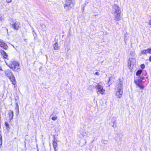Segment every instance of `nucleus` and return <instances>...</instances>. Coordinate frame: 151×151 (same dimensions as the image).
I'll return each mask as SVG.
<instances>
[{
    "label": "nucleus",
    "mask_w": 151,
    "mask_h": 151,
    "mask_svg": "<svg viewBox=\"0 0 151 151\" xmlns=\"http://www.w3.org/2000/svg\"><path fill=\"white\" fill-rule=\"evenodd\" d=\"M75 2V0H66L63 5L64 8L66 11H68L74 6Z\"/></svg>",
    "instance_id": "f257e3e1"
},
{
    "label": "nucleus",
    "mask_w": 151,
    "mask_h": 151,
    "mask_svg": "<svg viewBox=\"0 0 151 151\" xmlns=\"http://www.w3.org/2000/svg\"><path fill=\"white\" fill-rule=\"evenodd\" d=\"M95 88L97 94H99L102 95L105 94V90L103 88V86L102 85L101 83H98L95 86Z\"/></svg>",
    "instance_id": "f03ea898"
},
{
    "label": "nucleus",
    "mask_w": 151,
    "mask_h": 151,
    "mask_svg": "<svg viewBox=\"0 0 151 151\" xmlns=\"http://www.w3.org/2000/svg\"><path fill=\"white\" fill-rule=\"evenodd\" d=\"M7 65L13 70L18 71L20 70L19 64L17 62L12 61L9 64Z\"/></svg>",
    "instance_id": "7ed1b4c3"
},
{
    "label": "nucleus",
    "mask_w": 151,
    "mask_h": 151,
    "mask_svg": "<svg viewBox=\"0 0 151 151\" xmlns=\"http://www.w3.org/2000/svg\"><path fill=\"white\" fill-rule=\"evenodd\" d=\"M10 24L12 27L16 30H18L20 27L19 22L15 20H12V22Z\"/></svg>",
    "instance_id": "20e7f679"
},
{
    "label": "nucleus",
    "mask_w": 151,
    "mask_h": 151,
    "mask_svg": "<svg viewBox=\"0 0 151 151\" xmlns=\"http://www.w3.org/2000/svg\"><path fill=\"white\" fill-rule=\"evenodd\" d=\"M136 60L135 59L133 58H130L128 60V67L129 69H132L133 68V66L135 63Z\"/></svg>",
    "instance_id": "39448f33"
},
{
    "label": "nucleus",
    "mask_w": 151,
    "mask_h": 151,
    "mask_svg": "<svg viewBox=\"0 0 151 151\" xmlns=\"http://www.w3.org/2000/svg\"><path fill=\"white\" fill-rule=\"evenodd\" d=\"M117 83L118 84L116 85V90L123 91V85L122 84V81H121L120 80H119V81H118Z\"/></svg>",
    "instance_id": "423d86ee"
},
{
    "label": "nucleus",
    "mask_w": 151,
    "mask_h": 151,
    "mask_svg": "<svg viewBox=\"0 0 151 151\" xmlns=\"http://www.w3.org/2000/svg\"><path fill=\"white\" fill-rule=\"evenodd\" d=\"M114 12L115 13H120L121 10L118 6L116 4H114L113 7Z\"/></svg>",
    "instance_id": "0eeeda50"
},
{
    "label": "nucleus",
    "mask_w": 151,
    "mask_h": 151,
    "mask_svg": "<svg viewBox=\"0 0 151 151\" xmlns=\"http://www.w3.org/2000/svg\"><path fill=\"white\" fill-rule=\"evenodd\" d=\"M0 47L5 50H6L8 47L7 45L5 43L3 40L1 39H0Z\"/></svg>",
    "instance_id": "6e6552de"
},
{
    "label": "nucleus",
    "mask_w": 151,
    "mask_h": 151,
    "mask_svg": "<svg viewBox=\"0 0 151 151\" xmlns=\"http://www.w3.org/2000/svg\"><path fill=\"white\" fill-rule=\"evenodd\" d=\"M141 54H146L147 53L151 54V47L147 49H144L141 51Z\"/></svg>",
    "instance_id": "1a4fd4ad"
},
{
    "label": "nucleus",
    "mask_w": 151,
    "mask_h": 151,
    "mask_svg": "<svg viewBox=\"0 0 151 151\" xmlns=\"http://www.w3.org/2000/svg\"><path fill=\"white\" fill-rule=\"evenodd\" d=\"M116 95L117 98L120 99L122 96L123 93L122 91H118L116 90Z\"/></svg>",
    "instance_id": "9d476101"
},
{
    "label": "nucleus",
    "mask_w": 151,
    "mask_h": 151,
    "mask_svg": "<svg viewBox=\"0 0 151 151\" xmlns=\"http://www.w3.org/2000/svg\"><path fill=\"white\" fill-rule=\"evenodd\" d=\"M8 114L9 118V120L10 121L13 119L14 116V113L13 111L10 110L9 111Z\"/></svg>",
    "instance_id": "9b49d317"
},
{
    "label": "nucleus",
    "mask_w": 151,
    "mask_h": 151,
    "mask_svg": "<svg viewBox=\"0 0 151 151\" xmlns=\"http://www.w3.org/2000/svg\"><path fill=\"white\" fill-rule=\"evenodd\" d=\"M5 74L9 78H10V77L13 76L14 75L12 72L8 70L5 72Z\"/></svg>",
    "instance_id": "f8f14e48"
},
{
    "label": "nucleus",
    "mask_w": 151,
    "mask_h": 151,
    "mask_svg": "<svg viewBox=\"0 0 151 151\" xmlns=\"http://www.w3.org/2000/svg\"><path fill=\"white\" fill-rule=\"evenodd\" d=\"M0 52L4 58H7L8 56V55L4 51L2 50H0Z\"/></svg>",
    "instance_id": "ddd939ff"
},
{
    "label": "nucleus",
    "mask_w": 151,
    "mask_h": 151,
    "mask_svg": "<svg viewBox=\"0 0 151 151\" xmlns=\"http://www.w3.org/2000/svg\"><path fill=\"white\" fill-rule=\"evenodd\" d=\"M115 15V19L116 21H119L121 20V17L120 16V13H116Z\"/></svg>",
    "instance_id": "4468645a"
},
{
    "label": "nucleus",
    "mask_w": 151,
    "mask_h": 151,
    "mask_svg": "<svg viewBox=\"0 0 151 151\" xmlns=\"http://www.w3.org/2000/svg\"><path fill=\"white\" fill-rule=\"evenodd\" d=\"M57 140L55 138L54 139V140L53 142V146L54 148V149L55 150V151H57V149H56V148L57 147Z\"/></svg>",
    "instance_id": "2eb2a0df"
},
{
    "label": "nucleus",
    "mask_w": 151,
    "mask_h": 151,
    "mask_svg": "<svg viewBox=\"0 0 151 151\" xmlns=\"http://www.w3.org/2000/svg\"><path fill=\"white\" fill-rule=\"evenodd\" d=\"M53 47L54 50H57L59 49V46L58 43V40H56L55 41V42L53 45Z\"/></svg>",
    "instance_id": "dca6fc26"
},
{
    "label": "nucleus",
    "mask_w": 151,
    "mask_h": 151,
    "mask_svg": "<svg viewBox=\"0 0 151 151\" xmlns=\"http://www.w3.org/2000/svg\"><path fill=\"white\" fill-rule=\"evenodd\" d=\"M9 79L12 82V84H14V85H15L16 84V81L14 75L13 76L10 77V78H9Z\"/></svg>",
    "instance_id": "f3484780"
},
{
    "label": "nucleus",
    "mask_w": 151,
    "mask_h": 151,
    "mask_svg": "<svg viewBox=\"0 0 151 151\" xmlns=\"http://www.w3.org/2000/svg\"><path fill=\"white\" fill-rule=\"evenodd\" d=\"M142 81L140 78L139 77V78L138 79H137L135 80L134 81V82L136 85H137V84H139V83H141L142 82Z\"/></svg>",
    "instance_id": "a211bd4d"
},
{
    "label": "nucleus",
    "mask_w": 151,
    "mask_h": 151,
    "mask_svg": "<svg viewBox=\"0 0 151 151\" xmlns=\"http://www.w3.org/2000/svg\"><path fill=\"white\" fill-rule=\"evenodd\" d=\"M136 85L137 87H139L142 90L145 87L142 84H137Z\"/></svg>",
    "instance_id": "6ab92c4d"
},
{
    "label": "nucleus",
    "mask_w": 151,
    "mask_h": 151,
    "mask_svg": "<svg viewBox=\"0 0 151 151\" xmlns=\"http://www.w3.org/2000/svg\"><path fill=\"white\" fill-rule=\"evenodd\" d=\"M142 71V70H139L136 72V75L137 76H139L140 75Z\"/></svg>",
    "instance_id": "aec40b11"
},
{
    "label": "nucleus",
    "mask_w": 151,
    "mask_h": 151,
    "mask_svg": "<svg viewBox=\"0 0 151 151\" xmlns=\"http://www.w3.org/2000/svg\"><path fill=\"white\" fill-rule=\"evenodd\" d=\"M5 125L6 127V129L8 130H9L10 129L9 127V125L8 123L7 122H5Z\"/></svg>",
    "instance_id": "412c9836"
},
{
    "label": "nucleus",
    "mask_w": 151,
    "mask_h": 151,
    "mask_svg": "<svg viewBox=\"0 0 151 151\" xmlns=\"http://www.w3.org/2000/svg\"><path fill=\"white\" fill-rule=\"evenodd\" d=\"M102 143L104 144H107L108 143V141L107 140H104L102 141Z\"/></svg>",
    "instance_id": "4be33fe9"
},
{
    "label": "nucleus",
    "mask_w": 151,
    "mask_h": 151,
    "mask_svg": "<svg viewBox=\"0 0 151 151\" xmlns=\"http://www.w3.org/2000/svg\"><path fill=\"white\" fill-rule=\"evenodd\" d=\"M116 121H114L113 122V124L112 125V127H113L114 128H115L116 126Z\"/></svg>",
    "instance_id": "5701e85b"
},
{
    "label": "nucleus",
    "mask_w": 151,
    "mask_h": 151,
    "mask_svg": "<svg viewBox=\"0 0 151 151\" xmlns=\"http://www.w3.org/2000/svg\"><path fill=\"white\" fill-rule=\"evenodd\" d=\"M128 34L127 33H126L125 34V35H124L125 40H127L128 39V37H127L128 36Z\"/></svg>",
    "instance_id": "b1692460"
},
{
    "label": "nucleus",
    "mask_w": 151,
    "mask_h": 151,
    "mask_svg": "<svg viewBox=\"0 0 151 151\" xmlns=\"http://www.w3.org/2000/svg\"><path fill=\"white\" fill-rule=\"evenodd\" d=\"M134 51H131L129 52V54L131 55H134Z\"/></svg>",
    "instance_id": "393cba45"
},
{
    "label": "nucleus",
    "mask_w": 151,
    "mask_h": 151,
    "mask_svg": "<svg viewBox=\"0 0 151 151\" xmlns=\"http://www.w3.org/2000/svg\"><path fill=\"white\" fill-rule=\"evenodd\" d=\"M57 116H52V119L54 121H55L57 119Z\"/></svg>",
    "instance_id": "a878e982"
},
{
    "label": "nucleus",
    "mask_w": 151,
    "mask_h": 151,
    "mask_svg": "<svg viewBox=\"0 0 151 151\" xmlns=\"http://www.w3.org/2000/svg\"><path fill=\"white\" fill-rule=\"evenodd\" d=\"M3 15H2V14H0V20L1 21L3 19Z\"/></svg>",
    "instance_id": "bb28decb"
},
{
    "label": "nucleus",
    "mask_w": 151,
    "mask_h": 151,
    "mask_svg": "<svg viewBox=\"0 0 151 151\" xmlns=\"http://www.w3.org/2000/svg\"><path fill=\"white\" fill-rule=\"evenodd\" d=\"M41 26L42 27V28H45L46 27V26L44 24H41Z\"/></svg>",
    "instance_id": "cd10ccee"
},
{
    "label": "nucleus",
    "mask_w": 151,
    "mask_h": 151,
    "mask_svg": "<svg viewBox=\"0 0 151 151\" xmlns=\"http://www.w3.org/2000/svg\"><path fill=\"white\" fill-rule=\"evenodd\" d=\"M141 68H142V69H144L145 67V65L144 64H142L141 65Z\"/></svg>",
    "instance_id": "c85d7f7f"
},
{
    "label": "nucleus",
    "mask_w": 151,
    "mask_h": 151,
    "mask_svg": "<svg viewBox=\"0 0 151 151\" xmlns=\"http://www.w3.org/2000/svg\"><path fill=\"white\" fill-rule=\"evenodd\" d=\"M15 109L16 110L19 109V106H18V104H16V108H15Z\"/></svg>",
    "instance_id": "c756f323"
},
{
    "label": "nucleus",
    "mask_w": 151,
    "mask_h": 151,
    "mask_svg": "<svg viewBox=\"0 0 151 151\" xmlns=\"http://www.w3.org/2000/svg\"><path fill=\"white\" fill-rule=\"evenodd\" d=\"M17 111V112H16V115H18L19 113V109L17 110H16Z\"/></svg>",
    "instance_id": "7c9ffc66"
},
{
    "label": "nucleus",
    "mask_w": 151,
    "mask_h": 151,
    "mask_svg": "<svg viewBox=\"0 0 151 151\" xmlns=\"http://www.w3.org/2000/svg\"><path fill=\"white\" fill-rule=\"evenodd\" d=\"M139 77L141 79V80L142 81L145 78L144 77H140V76H139Z\"/></svg>",
    "instance_id": "2f4dec72"
},
{
    "label": "nucleus",
    "mask_w": 151,
    "mask_h": 151,
    "mask_svg": "<svg viewBox=\"0 0 151 151\" xmlns=\"http://www.w3.org/2000/svg\"><path fill=\"white\" fill-rule=\"evenodd\" d=\"M12 0H6V2L8 3H9L12 2Z\"/></svg>",
    "instance_id": "473e14b6"
},
{
    "label": "nucleus",
    "mask_w": 151,
    "mask_h": 151,
    "mask_svg": "<svg viewBox=\"0 0 151 151\" xmlns=\"http://www.w3.org/2000/svg\"><path fill=\"white\" fill-rule=\"evenodd\" d=\"M148 24L150 25L151 26V19H150V20L149 21V22L148 23Z\"/></svg>",
    "instance_id": "72a5a7b5"
},
{
    "label": "nucleus",
    "mask_w": 151,
    "mask_h": 151,
    "mask_svg": "<svg viewBox=\"0 0 151 151\" xmlns=\"http://www.w3.org/2000/svg\"><path fill=\"white\" fill-rule=\"evenodd\" d=\"M95 74L98 76H99V73L97 72L95 73Z\"/></svg>",
    "instance_id": "f704fd0d"
},
{
    "label": "nucleus",
    "mask_w": 151,
    "mask_h": 151,
    "mask_svg": "<svg viewBox=\"0 0 151 151\" xmlns=\"http://www.w3.org/2000/svg\"><path fill=\"white\" fill-rule=\"evenodd\" d=\"M2 141H0V147H1V145H2Z\"/></svg>",
    "instance_id": "c9c22d12"
},
{
    "label": "nucleus",
    "mask_w": 151,
    "mask_h": 151,
    "mask_svg": "<svg viewBox=\"0 0 151 151\" xmlns=\"http://www.w3.org/2000/svg\"><path fill=\"white\" fill-rule=\"evenodd\" d=\"M149 60L151 62V56L149 57Z\"/></svg>",
    "instance_id": "e433bc0d"
},
{
    "label": "nucleus",
    "mask_w": 151,
    "mask_h": 151,
    "mask_svg": "<svg viewBox=\"0 0 151 151\" xmlns=\"http://www.w3.org/2000/svg\"><path fill=\"white\" fill-rule=\"evenodd\" d=\"M2 70L1 67L0 66V70Z\"/></svg>",
    "instance_id": "4c0bfd02"
},
{
    "label": "nucleus",
    "mask_w": 151,
    "mask_h": 151,
    "mask_svg": "<svg viewBox=\"0 0 151 151\" xmlns=\"http://www.w3.org/2000/svg\"><path fill=\"white\" fill-rule=\"evenodd\" d=\"M111 78V77L110 78H109V81H110V78Z\"/></svg>",
    "instance_id": "58836bf2"
},
{
    "label": "nucleus",
    "mask_w": 151,
    "mask_h": 151,
    "mask_svg": "<svg viewBox=\"0 0 151 151\" xmlns=\"http://www.w3.org/2000/svg\"><path fill=\"white\" fill-rule=\"evenodd\" d=\"M32 29H33V32H34V29L33 28H32Z\"/></svg>",
    "instance_id": "ea45409f"
}]
</instances>
